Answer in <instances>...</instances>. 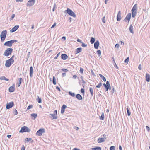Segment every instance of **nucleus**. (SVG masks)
I'll use <instances>...</instances> for the list:
<instances>
[{"label": "nucleus", "instance_id": "nucleus-1", "mask_svg": "<svg viewBox=\"0 0 150 150\" xmlns=\"http://www.w3.org/2000/svg\"><path fill=\"white\" fill-rule=\"evenodd\" d=\"M13 50V49L11 48H8L5 51L4 54L5 56L8 57L11 54Z\"/></svg>", "mask_w": 150, "mask_h": 150}, {"label": "nucleus", "instance_id": "nucleus-2", "mask_svg": "<svg viewBox=\"0 0 150 150\" xmlns=\"http://www.w3.org/2000/svg\"><path fill=\"white\" fill-rule=\"evenodd\" d=\"M17 42V41L15 40H12L10 41H8L5 42L4 44L5 46L11 47L13 43L16 42Z\"/></svg>", "mask_w": 150, "mask_h": 150}, {"label": "nucleus", "instance_id": "nucleus-3", "mask_svg": "<svg viewBox=\"0 0 150 150\" xmlns=\"http://www.w3.org/2000/svg\"><path fill=\"white\" fill-rule=\"evenodd\" d=\"M7 32L6 30H3L1 32L0 35L1 42H3L5 40L7 34Z\"/></svg>", "mask_w": 150, "mask_h": 150}, {"label": "nucleus", "instance_id": "nucleus-4", "mask_svg": "<svg viewBox=\"0 0 150 150\" xmlns=\"http://www.w3.org/2000/svg\"><path fill=\"white\" fill-rule=\"evenodd\" d=\"M30 131V129L26 126H23L21 128L19 132L20 133H23L24 132H29Z\"/></svg>", "mask_w": 150, "mask_h": 150}, {"label": "nucleus", "instance_id": "nucleus-5", "mask_svg": "<svg viewBox=\"0 0 150 150\" xmlns=\"http://www.w3.org/2000/svg\"><path fill=\"white\" fill-rule=\"evenodd\" d=\"M45 132V129L44 128H41L37 131L36 133V135L37 136H42V134Z\"/></svg>", "mask_w": 150, "mask_h": 150}, {"label": "nucleus", "instance_id": "nucleus-6", "mask_svg": "<svg viewBox=\"0 0 150 150\" xmlns=\"http://www.w3.org/2000/svg\"><path fill=\"white\" fill-rule=\"evenodd\" d=\"M66 11L67 12V13L69 15L74 18L76 17V15L74 12L70 9L68 8Z\"/></svg>", "mask_w": 150, "mask_h": 150}, {"label": "nucleus", "instance_id": "nucleus-7", "mask_svg": "<svg viewBox=\"0 0 150 150\" xmlns=\"http://www.w3.org/2000/svg\"><path fill=\"white\" fill-rule=\"evenodd\" d=\"M14 62L13 61L11 60L10 59L7 60L5 64V66L7 67H9Z\"/></svg>", "mask_w": 150, "mask_h": 150}, {"label": "nucleus", "instance_id": "nucleus-8", "mask_svg": "<svg viewBox=\"0 0 150 150\" xmlns=\"http://www.w3.org/2000/svg\"><path fill=\"white\" fill-rule=\"evenodd\" d=\"M14 105V103L13 101H11L8 103H7L6 105V108L9 109Z\"/></svg>", "mask_w": 150, "mask_h": 150}, {"label": "nucleus", "instance_id": "nucleus-9", "mask_svg": "<svg viewBox=\"0 0 150 150\" xmlns=\"http://www.w3.org/2000/svg\"><path fill=\"white\" fill-rule=\"evenodd\" d=\"M35 0H29L27 3V6H31L35 3Z\"/></svg>", "mask_w": 150, "mask_h": 150}, {"label": "nucleus", "instance_id": "nucleus-10", "mask_svg": "<svg viewBox=\"0 0 150 150\" xmlns=\"http://www.w3.org/2000/svg\"><path fill=\"white\" fill-rule=\"evenodd\" d=\"M15 86L13 84L12 86H10L9 88V91L10 92H13L15 90Z\"/></svg>", "mask_w": 150, "mask_h": 150}, {"label": "nucleus", "instance_id": "nucleus-11", "mask_svg": "<svg viewBox=\"0 0 150 150\" xmlns=\"http://www.w3.org/2000/svg\"><path fill=\"white\" fill-rule=\"evenodd\" d=\"M121 19V12L120 11H119L117 16V21H120Z\"/></svg>", "mask_w": 150, "mask_h": 150}, {"label": "nucleus", "instance_id": "nucleus-12", "mask_svg": "<svg viewBox=\"0 0 150 150\" xmlns=\"http://www.w3.org/2000/svg\"><path fill=\"white\" fill-rule=\"evenodd\" d=\"M131 17V14L130 13H129L127 16H126L125 18L124 19V20L125 21H128V22L129 21L130 18Z\"/></svg>", "mask_w": 150, "mask_h": 150}, {"label": "nucleus", "instance_id": "nucleus-13", "mask_svg": "<svg viewBox=\"0 0 150 150\" xmlns=\"http://www.w3.org/2000/svg\"><path fill=\"white\" fill-rule=\"evenodd\" d=\"M99 45V42L98 40H97L94 43V47L96 49H98Z\"/></svg>", "mask_w": 150, "mask_h": 150}, {"label": "nucleus", "instance_id": "nucleus-14", "mask_svg": "<svg viewBox=\"0 0 150 150\" xmlns=\"http://www.w3.org/2000/svg\"><path fill=\"white\" fill-rule=\"evenodd\" d=\"M19 25H16L13 27L11 30V32H13L16 30L17 29L19 28Z\"/></svg>", "mask_w": 150, "mask_h": 150}, {"label": "nucleus", "instance_id": "nucleus-15", "mask_svg": "<svg viewBox=\"0 0 150 150\" xmlns=\"http://www.w3.org/2000/svg\"><path fill=\"white\" fill-rule=\"evenodd\" d=\"M50 117L52 119H56L57 118V116L54 115L52 114H49Z\"/></svg>", "mask_w": 150, "mask_h": 150}, {"label": "nucleus", "instance_id": "nucleus-16", "mask_svg": "<svg viewBox=\"0 0 150 150\" xmlns=\"http://www.w3.org/2000/svg\"><path fill=\"white\" fill-rule=\"evenodd\" d=\"M32 140V139L31 138H25V139L24 142H25V143H28L30 141H31L30 142H31V143H32L33 142V140Z\"/></svg>", "mask_w": 150, "mask_h": 150}, {"label": "nucleus", "instance_id": "nucleus-17", "mask_svg": "<svg viewBox=\"0 0 150 150\" xmlns=\"http://www.w3.org/2000/svg\"><path fill=\"white\" fill-rule=\"evenodd\" d=\"M30 76L31 77H32L33 76V68L32 66H31L30 67Z\"/></svg>", "mask_w": 150, "mask_h": 150}, {"label": "nucleus", "instance_id": "nucleus-18", "mask_svg": "<svg viewBox=\"0 0 150 150\" xmlns=\"http://www.w3.org/2000/svg\"><path fill=\"white\" fill-rule=\"evenodd\" d=\"M61 57L64 60L67 59L68 58L67 55L65 54H62L61 55Z\"/></svg>", "mask_w": 150, "mask_h": 150}, {"label": "nucleus", "instance_id": "nucleus-19", "mask_svg": "<svg viewBox=\"0 0 150 150\" xmlns=\"http://www.w3.org/2000/svg\"><path fill=\"white\" fill-rule=\"evenodd\" d=\"M105 141L104 138H99L97 140V142L98 143H101L104 142Z\"/></svg>", "mask_w": 150, "mask_h": 150}, {"label": "nucleus", "instance_id": "nucleus-20", "mask_svg": "<svg viewBox=\"0 0 150 150\" xmlns=\"http://www.w3.org/2000/svg\"><path fill=\"white\" fill-rule=\"evenodd\" d=\"M146 81L148 82L150 81V76L149 74H146Z\"/></svg>", "mask_w": 150, "mask_h": 150}, {"label": "nucleus", "instance_id": "nucleus-21", "mask_svg": "<svg viewBox=\"0 0 150 150\" xmlns=\"http://www.w3.org/2000/svg\"><path fill=\"white\" fill-rule=\"evenodd\" d=\"M76 97L79 100H81L82 99V96L79 94H77L76 95Z\"/></svg>", "mask_w": 150, "mask_h": 150}, {"label": "nucleus", "instance_id": "nucleus-22", "mask_svg": "<svg viewBox=\"0 0 150 150\" xmlns=\"http://www.w3.org/2000/svg\"><path fill=\"white\" fill-rule=\"evenodd\" d=\"M137 11L132 10V17H134L136 15Z\"/></svg>", "mask_w": 150, "mask_h": 150}, {"label": "nucleus", "instance_id": "nucleus-23", "mask_svg": "<svg viewBox=\"0 0 150 150\" xmlns=\"http://www.w3.org/2000/svg\"><path fill=\"white\" fill-rule=\"evenodd\" d=\"M82 50L81 48H79L76 50V54H77L81 52Z\"/></svg>", "mask_w": 150, "mask_h": 150}, {"label": "nucleus", "instance_id": "nucleus-24", "mask_svg": "<svg viewBox=\"0 0 150 150\" xmlns=\"http://www.w3.org/2000/svg\"><path fill=\"white\" fill-rule=\"evenodd\" d=\"M137 5L135 4L132 8V10L137 11Z\"/></svg>", "mask_w": 150, "mask_h": 150}, {"label": "nucleus", "instance_id": "nucleus-25", "mask_svg": "<svg viewBox=\"0 0 150 150\" xmlns=\"http://www.w3.org/2000/svg\"><path fill=\"white\" fill-rule=\"evenodd\" d=\"M133 29V26H132V25H130L129 28V30L131 33L132 34L134 33Z\"/></svg>", "mask_w": 150, "mask_h": 150}, {"label": "nucleus", "instance_id": "nucleus-26", "mask_svg": "<svg viewBox=\"0 0 150 150\" xmlns=\"http://www.w3.org/2000/svg\"><path fill=\"white\" fill-rule=\"evenodd\" d=\"M101 148L100 147H96L91 149V150H101Z\"/></svg>", "mask_w": 150, "mask_h": 150}, {"label": "nucleus", "instance_id": "nucleus-27", "mask_svg": "<svg viewBox=\"0 0 150 150\" xmlns=\"http://www.w3.org/2000/svg\"><path fill=\"white\" fill-rule=\"evenodd\" d=\"M0 79L2 80H5L6 81H9V79H8L6 78L5 76H4L0 77Z\"/></svg>", "mask_w": 150, "mask_h": 150}, {"label": "nucleus", "instance_id": "nucleus-28", "mask_svg": "<svg viewBox=\"0 0 150 150\" xmlns=\"http://www.w3.org/2000/svg\"><path fill=\"white\" fill-rule=\"evenodd\" d=\"M93 89L91 87H90L89 88V91L91 93V96H93Z\"/></svg>", "mask_w": 150, "mask_h": 150}, {"label": "nucleus", "instance_id": "nucleus-29", "mask_svg": "<svg viewBox=\"0 0 150 150\" xmlns=\"http://www.w3.org/2000/svg\"><path fill=\"white\" fill-rule=\"evenodd\" d=\"M99 75L100 76V78H101L105 82L106 81V78L102 75L100 74H99Z\"/></svg>", "mask_w": 150, "mask_h": 150}, {"label": "nucleus", "instance_id": "nucleus-30", "mask_svg": "<svg viewBox=\"0 0 150 150\" xmlns=\"http://www.w3.org/2000/svg\"><path fill=\"white\" fill-rule=\"evenodd\" d=\"M95 41V39L93 37H91V39L90 40V42L91 43V44H93Z\"/></svg>", "mask_w": 150, "mask_h": 150}, {"label": "nucleus", "instance_id": "nucleus-31", "mask_svg": "<svg viewBox=\"0 0 150 150\" xmlns=\"http://www.w3.org/2000/svg\"><path fill=\"white\" fill-rule=\"evenodd\" d=\"M30 115L32 117H34V119H35L37 117V114L35 113L31 114Z\"/></svg>", "mask_w": 150, "mask_h": 150}, {"label": "nucleus", "instance_id": "nucleus-32", "mask_svg": "<svg viewBox=\"0 0 150 150\" xmlns=\"http://www.w3.org/2000/svg\"><path fill=\"white\" fill-rule=\"evenodd\" d=\"M18 80H19V83H18V86L19 87L20 86V85L21 84V82L22 81V80L23 79L22 78H20Z\"/></svg>", "mask_w": 150, "mask_h": 150}, {"label": "nucleus", "instance_id": "nucleus-33", "mask_svg": "<svg viewBox=\"0 0 150 150\" xmlns=\"http://www.w3.org/2000/svg\"><path fill=\"white\" fill-rule=\"evenodd\" d=\"M69 95L71 96H72L74 97L75 96V94L74 93H72L71 92L69 91Z\"/></svg>", "mask_w": 150, "mask_h": 150}, {"label": "nucleus", "instance_id": "nucleus-34", "mask_svg": "<svg viewBox=\"0 0 150 150\" xmlns=\"http://www.w3.org/2000/svg\"><path fill=\"white\" fill-rule=\"evenodd\" d=\"M52 82L54 85H55L56 84V79L54 76H53V77Z\"/></svg>", "mask_w": 150, "mask_h": 150}, {"label": "nucleus", "instance_id": "nucleus-35", "mask_svg": "<svg viewBox=\"0 0 150 150\" xmlns=\"http://www.w3.org/2000/svg\"><path fill=\"white\" fill-rule=\"evenodd\" d=\"M127 115L128 116H129L131 115V112L130 111H129V110L128 108H127Z\"/></svg>", "mask_w": 150, "mask_h": 150}, {"label": "nucleus", "instance_id": "nucleus-36", "mask_svg": "<svg viewBox=\"0 0 150 150\" xmlns=\"http://www.w3.org/2000/svg\"><path fill=\"white\" fill-rule=\"evenodd\" d=\"M97 54L99 57H100L101 54V51L100 50H98L97 51Z\"/></svg>", "mask_w": 150, "mask_h": 150}, {"label": "nucleus", "instance_id": "nucleus-37", "mask_svg": "<svg viewBox=\"0 0 150 150\" xmlns=\"http://www.w3.org/2000/svg\"><path fill=\"white\" fill-rule=\"evenodd\" d=\"M100 119L104 120V116L103 112L102 113L101 116L100 117Z\"/></svg>", "mask_w": 150, "mask_h": 150}, {"label": "nucleus", "instance_id": "nucleus-38", "mask_svg": "<svg viewBox=\"0 0 150 150\" xmlns=\"http://www.w3.org/2000/svg\"><path fill=\"white\" fill-rule=\"evenodd\" d=\"M102 85V83L101 82H100L98 84V85L96 86V87L98 88H100Z\"/></svg>", "mask_w": 150, "mask_h": 150}, {"label": "nucleus", "instance_id": "nucleus-39", "mask_svg": "<svg viewBox=\"0 0 150 150\" xmlns=\"http://www.w3.org/2000/svg\"><path fill=\"white\" fill-rule=\"evenodd\" d=\"M129 57H127L124 61V62L125 63H128L129 61Z\"/></svg>", "mask_w": 150, "mask_h": 150}, {"label": "nucleus", "instance_id": "nucleus-40", "mask_svg": "<svg viewBox=\"0 0 150 150\" xmlns=\"http://www.w3.org/2000/svg\"><path fill=\"white\" fill-rule=\"evenodd\" d=\"M81 43H82L81 46L83 47H86L87 46V44H85V43H83V42Z\"/></svg>", "mask_w": 150, "mask_h": 150}, {"label": "nucleus", "instance_id": "nucleus-41", "mask_svg": "<svg viewBox=\"0 0 150 150\" xmlns=\"http://www.w3.org/2000/svg\"><path fill=\"white\" fill-rule=\"evenodd\" d=\"M110 150H115V147L114 146H110Z\"/></svg>", "mask_w": 150, "mask_h": 150}, {"label": "nucleus", "instance_id": "nucleus-42", "mask_svg": "<svg viewBox=\"0 0 150 150\" xmlns=\"http://www.w3.org/2000/svg\"><path fill=\"white\" fill-rule=\"evenodd\" d=\"M38 102L39 103H41V102H42V100H41V98H39V97L38 96Z\"/></svg>", "mask_w": 150, "mask_h": 150}, {"label": "nucleus", "instance_id": "nucleus-43", "mask_svg": "<svg viewBox=\"0 0 150 150\" xmlns=\"http://www.w3.org/2000/svg\"><path fill=\"white\" fill-rule=\"evenodd\" d=\"M33 107V106L32 105H30L29 106H28L27 108V110H28L31 108H32Z\"/></svg>", "mask_w": 150, "mask_h": 150}, {"label": "nucleus", "instance_id": "nucleus-44", "mask_svg": "<svg viewBox=\"0 0 150 150\" xmlns=\"http://www.w3.org/2000/svg\"><path fill=\"white\" fill-rule=\"evenodd\" d=\"M83 70H84V69H83V68H81V67L80 68V71L82 74H83Z\"/></svg>", "mask_w": 150, "mask_h": 150}, {"label": "nucleus", "instance_id": "nucleus-45", "mask_svg": "<svg viewBox=\"0 0 150 150\" xmlns=\"http://www.w3.org/2000/svg\"><path fill=\"white\" fill-rule=\"evenodd\" d=\"M15 15L14 14H13L12 15L11 17L10 18V20H11L13 19L15 17Z\"/></svg>", "mask_w": 150, "mask_h": 150}, {"label": "nucleus", "instance_id": "nucleus-46", "mask_svg": "<svg viewBox=\"0 0 150 150\" xmlns=\"http://www.w3.org/2000/svg\"><path fill=\"white\" fill-rule=\"evenodd\" d=\"M62 70L63 72H65L68 71V70L66 69H62Z\"/></svg>", "mask_w": 150, "mask_h": 150}, {"label": "nucleus", "instance_id": "nucleus-47", "mask_svg": "<svg viewBox=\"0 0 150 150\" xmlns=\"http://www.w3.org/2000/svg\"><path fill=\"white\" fill-rule=\"evenodd\" d=\"M105 17L104 16L102 19V22L104 23H105Z\"/></svg>", "mask_w": 150, "mask_h": 150}, {"label": "nucleus", "instance_id": "nucleus-48", "mask_svg": "<svg viewBox=\"0 0 150 150\" xmlns=\"http://www.w3.org/2000/svg\"><path fill=\"white\" fill-rule=\"evenodd\" d=\"M67 107L66 106L64 105H63L62 106L61 108L62 109L65 110V108Z\"/></svg>", "mask_w": 150, "mask_h": 150}, {"label": "nucleus", "instance_id": "nucleus-49", "mask_svg": "<svg viewBox=\"0 0 150 150\" xmlns=\"http://www.w3.org/2000/svg\"><path fill=\"white\" fill-rule=\"evenodd\" d=\"M60 55V53H58L57 54V55H56V56L55 57H54V59H56L57 58V57H58L59 55Z\"/></svg>", "mask_w": 150, "mask_h": 150}, {"label": "nucleus", "instance_id": "nucleus-50", "mask_svg": "<svg viewBox=\"0 0 150 150\" xmlns=\"http://www.w3.org/2000/svg\"><path fill=\"white\" fill-rule=\"evenodd\" d=\"M81 91L83 94L84 93L85 91L84 89L81 88Z\"/></svg>", "mask_w": 150, "mask_h": 150}, {"label": "nucleus", "instance_id": "nucleus-51", "mask_svg": "<svg viewBox=\"0 0 150 150\" xmlns=\"http://www.w3.org/2000/svg\"><path fill=\"white\" fill-rule=\"evenodd\" d=\"M14 55H13V56H12L11 57L10 59L12 61H13V62H14V60H13V58H14Z\"/></svg>", "mask_w": 150, "mask_h": 150}, {"label": "nucleus", "instance_id": "nucleus-52", "mask_svg": "<svg viewBox=\"0 0 150 150\" xmlns=\"http://www.w3.org/2000/svg\"><path fill=\"white\" fill-rule=\"evenodd\" d=\"M119 47V44H116L115 45V47L116 48H118Z\"/></svg>", "mask_w": 150, "mask_h": 150}, {"label": "nucleus", "instance_id": "nucleus-53", "mask_svg": "<svg viewBox=\"0 0 150 150\" xmlns=\"http://www.w3.org/2000/svg\"><path fill=\"white\" fill-rule=\"evenodd\" d=\"M57 110H54V113L53 114L54 115H55V116H57Z\"/></svg>", "mask_w": 150, "mask_h": 150}, {"label": "nucleus", "instance_id": "nucleus-54", "mask_svg": "<svg viewBox=\"0 0 150 150\" xmlns=\"http://www.w3.org/2000/svg\"><path fill=\"white\" fill-rule=\"evenodd\" d=\"M108 85H106V86L105 87V91H108Z\"/></svg>", "mask_w": 150, "mask_h": 150}, {"label": "nucleus", "instance_id": "nucleus-55", "mask_svg": "<svg viewBox=\"0 0 150 150\" xmlns=\"http://www.w3.org/2000/svg\"><path fill=\"white\" fill-rule=\"evenodd\" d=\"M146 129L148 131H149L150 130V128L148 126H146Z\"/></svg>", "mask_w": 150, "mask_h": 150}, {"label": "nucleus", "instance_id": "nucleus-56", "mask_svg": "<svg viewBox=\"0 0 150 150\" xmlns=\"http://www.w3.org/2000/svg\"><path fill=\"white\" fill-rule=\"evenodd\" d=\"M56 23H55L51 27V28H54L56 25Z\"/></svg>", "mask_w": 150, "mask_h": 150}, {"label": "nucleus", "instance_id": "nucleus-57", "mask_svg": "<svg viewBox=\"0 0 150 150\" xmlns=\"http://www.w3.org/2000/svg\"><path fill=\"white\" fill-rule=\"evenodd\" d=\"M77 41L79 42H80V43H82V41L81 40L79 39H78L77 40Z\"/></svg>", "mask_w": 150, "mask_h": 150}, {"label": "nucleus", "instance_id": "nucleus-58", "mask_svg": "<svg viewBox=\"0 0 150 150\" xmlns=\"http://www.w3.org/2000/svg\"><path fill=\"white\" fill-rule=\"evenodd\" d=\"M64 112V109H62L61 108V113H62V114Z\"/></svg>", "mask_w": 150, "mask_h": 150}, {"label": "nucleus", "instance_id": "nucleus-59", "mask_svg": "<svg viewBox=\"0 0 150 150\" xmlns=\"http://www.w3.org/2000/svg\"><path fill=\"white\" fill-rule=\"evenodd\" d=\"M55 8H56V4H54V6L53 8L52 9V11H54V10H55Z\"/></svg>", "mask_w": 150, "mask_h": 150}, {"label": "nucleus", "instance_id": "nucleus-60", "mask_svg": "<svg viewBox=\"0 0 150 150\" xmlns=\"http://www.w3.org/2000/svg\"><path fill=\"white\" fill-rule=\"evenodd\" d=\"M14 115H16L18 114V112L17 110H15V112H14Z\"/></svg>", "mask_w": 150, "mask_h": 150}, {"label": "nucleus", "instance_id": "nucleus-61", "mask_svg": "<svg viewBox=\"0 0 150 150\" xmlns=\"http://www.w3.org/2000/svg\"><path fill=\"white\" fill-rule=\"evenodd\" d=\"M111 87L110 86V85H108V90H111Z\"/></svg>", "mask_w": 150, "mask_h": 150}, {"label": "nucleus", "instance_id": "nucleus-62", "mask_svg": "<svg viewBox=\"0 0 150 150\" xmlns=\"http://www.w3.org/2000/svg\"><path fill=\"white\" fill-rule=\"evenodd\" d=\"M114 66H115V67L117 69H118V67H117V65L115 63V64L114 65Z\"/></svg>", "mask_w": 150, "mask_h": 150}, {"label": "nucleus", "instance_id": "nucleus-63", "mask_svg": "<svg viewBox=\"0 0 150 150\" xmlns=\"http://www.w3.org/2000/svg\"><path fill=\"white\" fill-rule=\"evenodd\" d=\"M21 150H25V147L24 145H23L22 147Z\"/></svg>", "mask_w": 150, "mask_h": 150}, {"label": "nucleus", "instance_id": "nucleus-64", "mask_svg": "<svg viewBox=\"0 0 150 150\" xmlns=\"http://www.w3.org/2000/svg\"><path fill=\"white\" fill-rule=\"evenodd\" d=\"M56 89H57L58 91H60V88L59 87H58L57 86L56 88Z\"/></svg>", "mask_w": 150, "mask_h": 150}]
</instances>
